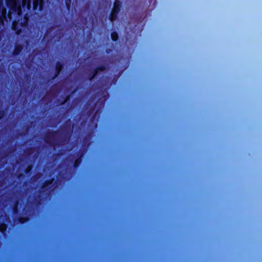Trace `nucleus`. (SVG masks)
Returning <instances> with one entry per match:
<instances>
[{"label": "nucleus", "instance_id": "1", "mask_svg": "<svg viewBox=\"0 0 262 262\" xmlns=\"http://www.w3.org/2000/svg\"><path fill=\"white\" fill-rule=\"evenodd\" d=\"M7 6L10 9L8 14V18L11 19V15H20L22 10L25 11L31 7V0H6Z\"/></svg>", "mask_w": 262, "mask_h": 262}, {"label": "nucleus", "instance_id": "2", "mask_svg": "<svg viewBox=\"0 0 262 262\" xmlns=\"http://www.w3.org/2000/svg\"><path fill=\"white\" fill-rule=\"evenodd\" d=\"M28 21V17L27 15H26L22 22H17L15 21L13 24V29L16 31V33L19 34L22 31V28H23L27 23Z\"/></svg>", "mask_w": 262, "mask_h": 262}, {"label": "nucleus", "instance_id": "3", "mask_svg": "<svg viewBox=\"0 0 262 262\" xmlns=\"http://www.w3.org/2000/svg\"><path fill=\"white\" fill-rule=\"evenodd\" d=\"M120 2L118 1H116L115 2L110 18L112 21H114L116 19V16L120 11Z\"/></svg>", "mask_w": 262, "mask_h": 262}, {"label": "nucleus", "instance_id": "4", "mask_svg": "<svg viewBox=\"0 0 262 262\" xmlns=\"http://www.w3.org/2000/svg\"><path fill=\"white\" fill-rule=\"evenodd\" d=\"M2 2L0 0V25L3 22V18L6 19V9L1 5Z\"/></svg>", "mask_w": 262, "mask_h": 262}, {"label": "nucleus", "instance_id": "5", "mask_svg": "<svg viewBox=\"0 0 262 262\" xmlns=\"http://www.w3.org/2000/svg\"><path fill=\"white\" fill-rule=\"evenodd\" d=\"M42 4V0H33V9H36L39 5V10H41Z\"/></svg>", "mask_w": 262, "mask_h": 262}, {"label": "nucleus", "instance_id": "6", "mask_svg": "<svg viewBox=\"0 0 262 262\" xmlns=\"http://www.w3.org/2000/svg\"><path fill=\"white\" fill-rule=\"evenodd\" d=\"M22 47L20 45H17L14 50V53L17 54L19 52V51L21 50Z\"/></svg>", "mask_w": 262, "mask_h": 262}, {"label": "nucleus", "instance_id": "7", "mask_svg": "<svg viewBox=\"0 0 262 262\" xmlns=\"http://www.w3.org/2000/svg\"><path fill=\"white\" fill-rule=\"evenodd\" d=\"M111 36L113 40H116L118 39V35L116 33H113Z\"/></svg>", "mask_w": 262, "mask_h": 262}, {"label": "nucleus", "instance_id": "8", "mask_svg": "<svg viewBox=\"0 0 262 262\" xmlns=\"http://www.w3.org/2000/svg\"><path fill=\"white\" fill-rule=\"evenodd\" d=\"M61 69V66L60 63H58L56 65V70L57 71V73H59Z\"/></svg>", "mask_w": 262, "mask_h": 262}, {"label": "nucleus", "instance_id": "9", "mask_svg": "<svg viewBox=\"0 0 262 262\" xmlns=\"http://www.w3.org/2000/svg\"><path fill=\"white\" fill-rule=\"evenodd\" d=\"M6 229V226L5 225H2L0 226V231H1L2 232L5 231Z\"/></svg>", "mask_w": 262, "mask_h": 262}, {"label": "nucleus", "instance_id": "10", "mask_svg": "<svg viewBox=\"0 0 262 262\" xmlns=\"http://www.w3.org/2000/svg\"><path fill=\"white\" fill-rule=\"evenodd\" d=\"M4 115V112H0V118H1Z\"/></svg>", "mask_w": 262, "mask_h": 262}, {"label": "nucleus", "instance_id": "11", "mask_svg": "<svg viewBox=\"0 0 262 262\" xmlns=\"http://www.w3.org/2000/svg\"><path fill=\"white\" fill-rule=\"evenodd\" d=\"M79 162L78 161V160H77L76 161V162H75V165H76H76H77L79 164Z\"/></svg>", "mask_w": 262, "mask_h": 262}, {"label": "nucleus", "instance_id": "12", "mask_svg": "<svg viewBox=\"0 0 262 262\" xmlns=\"http://www.w3.org/2000/svg\"><path fill=\"white\" fill-rule=\"evenodd\" d=\"M23 218L20 219V222L21 223H23L25 221H23Z\"/></svg>", "mask_w": 262, "mask_h": 262}, {"label": "nucleus", "instance_id": "13", "mask_svg": "<svg viewBox=\"0 0 262 262\" xmlns=\"http://www.w3.org/2000/svg\"><path fill=\"white\" fill-rule=\"evenodd\" d=\"M31 167L29 166L27 169V171H28L30 169H31Z\"/></svg>", "mask_w": 262, "mask_h": 262}]
</instances>
